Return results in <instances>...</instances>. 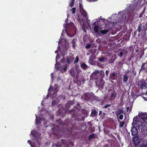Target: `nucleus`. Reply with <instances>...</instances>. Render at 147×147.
I'll list each match as a JSON object with an SVG mask.
<instances>
[{"label": "nucleus", "mask_w": 147, "mask_h": 147, "mask_svg": "<svg viewBox=\"0 0 147 147\" xmlns=\"http://www.w3.org/2000/svg\"><path fill=\"white\" fill-rule=\"evenodd\" d=\"M138 117L137 116L134 117L132 123V127L131 130V135L132 136H137L138 134V131L137 128L140 130V129H144L142 124V122L138 120Z\"/></svg>", "instance_id": "obj_1"}, {"label": "nucleus", "mask_w": 147, "mask_h": 147, "mask_svg": "<svg viewBox=\"0 0 147 147\" xmlns=\"http://www.w3.org/2000/svg\"><path fill=\"white\" fill-rule=\"evenodd\" d=\"M71 115L72 118H75V119L80 120L81 118L79 117L80 116V111L79 109L77 107H75L73 109L69 111Z\"/></svg>", "instance_id": "obj_2"}, {"label": "nucleus", "mask_w": 147, "mask_h": 147, "mask_svg": "<svg viewBox=\"0 0 147 147\" xmlns=\"http://www.w3.org/2000/svg\"><path fill=\"white\" fill-rule=\"evenodd\" d=\"M137 84V86H138V88L139 89H140L141 90H142L143 89H146L147 88V84L144 80H142L141 81H138Z\"/></svg>", "instance_id": "obj_3"}, {"label": "nucleus", "mask_w": 147, "mask_h": 147, "mask_svg": "<svg viewBox=\"0 0 147 147\" xmlns=\"http://www.w3.org/2000/svg\"><path fill=\"white\" fill-rule=\"evenodd\" d=\"M31 133L33 137L34 138V139L37 141L40 138V134L38 132L35 131H32Z\"/></svg>", "instance_id": "obj_4"}, {"label": "nucleus", "mask_w": 147, "mask_h": 147, "mask_svg": "<svg viewBox=\"0 0 147 147\" xmlns=\"http://www.w3.org/2000/svg\"><path fill=\"white\" fill-rule=\"evenodd\" d=\"M105 29L104 30H102L100 32V33L103 34H107L111 30V28L110 26L107 25H105Z\"/></svg>", "instance_id": "obj_5"}, {"label": "nucleus", "mask_w": 147, "mask_h": 147, "mask_svg": "<svg viewBox=\"0 0 147 147\" xmlns=\"http://www.w3.org/2000/svg\"><path fill=\"white\" fill-rule=\"evenodd\" d=\"M133 144L135 146L138 145L140 142L139 138L137 136H134L133 138Z\"/></svg>", "instance_id": "obj_6"}, {"label": "nucleus", "mask_w": 147, "mask_h": 147, "mask_svg": "<svg viewBox=\"0 0 147 147\" xmlns=\"http://www.w3.org/2000/svg\"><path fill=\"white\" fill-rule=\"evenodd\" d=\"M105 82L103 79H101L99 81H96V85L100 88H103Z\"/></svg>", "instance_id": "obj_7"}, {"label": "nucleus", "mask_w": 147, "mask_h": 147, "mask_svg": "<svg viewBox=\"0 0 147 147\" xmlns=\"http://www.w3.org/2000/svg\"><path fill=\"white\" fill-rule=\"evenodd\" d=\"M84 97L85 100H88L91 99L92 96L90 93L87 92L84 94Z\"/></svg>", "instance_id": "obj_8"}, {"label": "nucleus", "mask_w": 147, "mask_h": 147, "mask_svg": "<svg viewBox=\"0 0 147 147\" xmlns=\"http://www.w3.org/2000/svg\"><path fill=\"white\" fill-rule=\"evenodd\" d=\"M96 23L95 22L93 23V25L94 26V32L97 34H99V30H100V28L98 25H96Z\"/></svg>", "instance_id": "obj_9"}, {"label": "nucleus", "mask_w": 147, "mask_h": 147, "mask_svg": "<svg viewBox=\"0 0 147 147\" xmlns=\"http://www.w3.org/2000/svg\"><path fill=\"white\" fill-rule=\"evenodd\" d=\"M99 71L98 70H95L91 75L90 77L93 78L95 80L98 79V77H96V75L98 74Z\"/></svg>", "instance_id": "obj_10"}, {"label": "nucleus", "mask_w": 147, "mask_h": 147, "mask_svg": "<svg viewBox=\"0 0 147 147\" xmlns=\"http://www.w3.org/2000/svg\"><path fill=\"white\" fill-rule=\"evenodd\" d=\"M147 114L146 113H139L138 115V116L139 117L140 119L142 121L143 119L145 118Z\"/></svg>", "instance_id": "obj_11"}, {"label": "nucleus", "mask_w": 147, "mask_h": 147, "mask_svg": "<svg viewBox=\"0 0 147 147\" xmlns=\"http://www.w3.org/2000/svg\"><path fill=\"white\" fill-rule=\"evenodd\" d=\"M98 74L99 77L98 78V79L100 80L102 79L104 76V72L102 71H100V72L99 71Z\"/></svg>", "instance_id": "obj_12"}, {"label": "nucleus", "mask_w": 147, "mask_h": 147, "mask_svg": "<svg viewBox=\"0 0 147 147\" xmlns=\"http://www.w3.org/2000/svg\"><path fill=\"white\" fill-rule=\"evenodd\" d=\"M36 123L37 125H39L41 123V118L40 117H38L36 115Z\"/></svg>", "instance_id": "obj_13"}, {"label": "nucleus", "mask_w": 147, "mask_h": 147, "mask_svg": "<svg viewBox=\"0 0 147 147\" xmlns=\"http://www.w3.org/2000/svg\"><path fill=\"white\" fill-rule=\"evenodd\" d=\"M69 72L71 76L72 77H74L75 74L76 72L75 71L71 68L69 71Z\"/></svg>", "instance_id": "obj_14"}, {"label": "nucleus", "mask_w": 147, "mask_h": 147, "mask_svg": "<svg viewBox=\"0 0 147 147\" xmlns=\"http://www.w3.org/2000/svg\"><path fill=\"white\" fill-rule=\"evenodd\" d=\"M146 64V63H142L141 66V67L139 71V73H140L141 71L142 72L143 71H145V70L146 68L145 67V65Z\"/></svg>", "instance_id": "obj_15"}, {"label": "nucleus", "mask_w": 147, "mask_h": 147, "mask_svg": "<svg viewBox=\"0 0 147 147\" xmlns=\"http://www.w3.org/2000/svg\"><path fill=\"white\" fill-rule=\"evenodd\" d=\"M115 74L113 73H111L110 76V78L112 80H114L115 79Z\"/></svg>", "instance_id": "obj_16"}, {"label": "nucleus", "mask_w": 147, "mask_h": 147, "mask_svg": "<svg viewBox=\"0 0 147 147\" xmlns=\"http://www.w3.org/2000/svg\"><path fill=\"white\" fill-rule=\"evenodd\" d=\"M76 41V40L75 39H73L71 41V43L72 44V47L74 49L75 48Z\"/></svg>", "instance_id": "obj_17"}, {"label": "nucleus", "mask_w": 147, "mask_h": 147, "mask_svg": "<svg viewBox=\"0 0 147 147\" xmlns=\"http://www.w3.org/2000/svg\"><path fill=\"white\" fill-rule=\"evenodd\" d=\"M127 75L126 74H124L123 76V82L125 83L127 81L128 77Z\"/></svg>", "instance_id": "obj_18"}, {"label": "nucleus", "mask_w": 147, "mask_h": 147, "mask_svg": "<svg viewBox=\"0 0 147 147\" xmlns=\"http://www.w3.org/2000/svg\"><path fill=\"white\" fill-rule=\"evenodd\" d=\"M123 113V110L121 109H119L118 111L116 112V114L117 116L120 115V114Z\"/></svg>", "instance_id": "obj_19"}, {"label": "nucleus", "mask_w": 147, "mask_h": 147, "mask_svg": "<svg viewBox=\"0 0 147 147\" xmlns=\"http://www.w3.org/2000/svg\"><path fill=\"white\" fill-rule=\"evenodd\" d=\"M142 27H144V26H142V24L141 23H140L139 24L138 28L136 30V31H138L139 33L141 30V28H142Z\"/></svg>", "instance_id": "obj_20"}, {"label": "nucleus", "mask_w": 147, "mask_h": 147, "mask_svg": "<svg viewBox=\"0 0 147 147\" xmlns=\"http://www.w3.org/2000/svg\"><path fill=\"white\" fill-rule=\"evenodd\" d=\"M81 67L82 69L85 70L87 67L88 66L86 64L83 63L81 65Z\"/></svg>", "instance_id": "obj_21"}, {"label": "nucleus", "mask_w": 147, "mask_h": 147, "mask_svg": "<svg viewBox=\"0 0 147 147\" xmlns=\"http://www.w3.org/2000/svg\"><path fill=\"white\" fill-rule=\"evenodd\" d=\"M98 112L95 110L92 111L91 112V115L92 116H96L97 115Z\"/></svg>", "instance_id": "obj_22"}, {"label": "nucleus", "mask_w": 147, "mask_h": 147, "mask_svg": "<svg viewBox=\"0 0 147 147\" xmlns=\"http://www.w3.org/2000/svg\"><path fill=\"white\" fill-rule=\"evenodd\" d=\"M106 58L105 57H103L102 58H98V60L100 62H104L106 60Z\"/></svg>", "instance_id": "obj_23"}, {"label": "nucleus", "mask_w": 147, "mask_h": 147, "mask_svg": "<svg viewBox=\"0 0 147 147\" xmlns=\"http://www.w3.org/2000/svg\"><path fill=\"white\" fill-rule=\"evenodd\" d=\"M142 121L143 122V123H143V124L144 123L146 124V125H147V115L144 119H143Z\"/></svg>", "instance_id": "obj_24"}, {"label": "nucleus", "mask_w": 147, "mask_h": 147, "mask_svg": "<svg viewBox=\"0 0 147 147\" xmlns=\"http://www.w3.org/2000/svg\"><path fill=\"white\" fill-rule=\"evenodd\" d=\"M56 63L55 65V68L56 70H58L59 69V63L57 62V59H56Z\"/></svg>", "instance_id": "obj_25"}, {"label": "nucleus", "mask_w": 147, "mask_h": 147, "mask_svg": "<svg viewBox=\"0 0 147 147\" xmlns=\"http://www.w3.org/2000/svg\"><path fill=\"white\" fill-rule=\"evenodd\" d=\"M126 10H124L122 11H121L120 13H119V14H123V15H121V17H123L124 16V15L126 13Z\"/></svg>", "instance_id": "obj_26"}, {"label": "nucleus", "mask_w": 147, "mask_h": 147, "mask_svg": "<svg viewBox=\"0 0 147 147\" xmlns=\"http://www.w3.org/2000/svg\"><path fill=\"white\" fill-rule=\"evenodd\" d=\"M94 136V134H93L90 135L88 137V140H91L92 139H93Z\"/></svg>", "instance_id": "obj_27"}, {"label": "nucleus", "mask_w": 147, "mask_h": 147, "mask_svg": "<svg viewBox=\"0 0 147 147\" xmlns=\"http://www.w3.org/2000/svg\"><path fill=\"white\" fill-rule=\"evenodd\" d=\"M79 57L78 56H77L76 57L75 60L74 61V64L77 63L78 62L79 60Z\"/></svg>", "instance_id": "obj_28"}, {"label": "nucleus", "mask_w": 147, "mask_h": 147, "mask_svg": "<svg viewBox=\"0 0 147 147\" xmlns=\"http://www.w3.org/2000/svg\"><path fill=\"white\" fill-rule=\"evenodd\" d=\"M142 124L143 126H144V129H141L142 131V130H143L144 131H147V125H146L147 126L146 127V125H144L143 124V123H142Z\"/></svg>", "instance_id": "obj_29"}, {"label": "nucleus", "mask_w": 147, "mask_h": 147, "mask_svg": "<svg viewBox=\"0 0 147 147\" xmlns=\"http://www.w3.org/2000/svg\"><path fill=\"white\" fill-rule=\"evenodd\" d=\"M120 124L119 125V127L121 128L124 125V123H125V122L124 121H120Z\"/></svg>", "instance_id": "obj_30"}, {"label": "nucleus", "mask_w": 147, "mask_h": 147, "mask_svg": "<svg viewBox=\"0 0 147 147\" xmlns=\"http://www.w3.org/2000/svg\"><path fill=\"white\" fill-rule=\"evenodd\" d=\"M79 68V67L78 66V67L77 66H76V69L78 71L77 73H80L81 72V71L80 69H78Z\"/></svg>", "instance_id": "obj_31"}, {"label": "nucleus", "mask_w": 147, "mask_h": 147, "mask_svg": "<svg viewBox=\"0 0 147 147\" xmlns=\"http://www.w3.org/2000/svg\"><path fill=\"white\" fill-rule=\"evenodd\" d=\"M57 102L56 100H53L52 103V106H55L57 104Z\"/></svg>", "instance_id": "obj_32"}, {"label": "nucleus", "mask_w": 147, "mask_h": 147, "mask_svg": "<svg viewBox=\"0 0 147 147\" xmlns=\"http://www.w3.org/2000/svg\"><path fill=\"white\" fill-rule=\"evenodd\" d=\"M70 57H69V58L67 57V59L66 62L68 64H69L70 63V62L71 61V59H70Z\"/></svg>", "instance_id": "obj_33"}, {"label": "nucleus", "mask_w": 147, "mask_h": 147, "mask_svg": "<svg viewBox=\"0 0 147 147\" xmlns=\"http://www.w3.org/2000/svg\"><path fill=\"white\" fill-rule=\"evenodd\" d=\"M140 89H137V90H136V94H136V95L138 96H140V95H141V94H142V93H138V92L140 91Z\"/></svg>", "instance_id": "obj_34"}, {"label": "nucleus", "mask_w": 147, "mask_h": 147, "mask_svg": "<svg viewBox=\"0 0 147 147\" xmlns=\"http://www.w3.org/2000/svg\"><path fill=\"white\" fill-rule=\"evenodd\" d=\"M76 10V8L75 7H73L71 10V12L73 14H74L75 13Z\"/></svg>", "instance_id": "obj_35"}, {"label": "nucleus", "mask_w": 147, "mask_h": 147, "mask_svg": "<svg viewBox=\"0 0 147 147\" xmlns=\"http://www.w3.org/2000/svg\"><path fill=\"white\" fill-rule=\"evenodd\" d=\"M111 106V105L110 104H107L105 105L103 107V108H107L108 107H110Z\"/></svg>", "instance_id": "obj_36"}, {"label": "nucleus", "mask_w": 147, "mask_h": 147, "mask_svg": "<svg viewBox=\"0 0 147 147\" xmlns=\"http://www.w3.org/2000/svg\"><path fill=\"white\" fill-rule=\"evenodd\" d=\"M59 97H61V98L63 100H64L65 98V96L64 95H61L59 96Z\"/></svg>", "instance_id": "obj_37"}, {"label": "nucleus", "mask_w": 147, "mask_h": 147, "mask_svg": "<svg viewBox=\"0 0 147 147\" xmlns=\"http://www.w3.org/2000/svg\"><path fill=\"white\" fill-rule=\"evenodd\" d=\"M115 59H111L109 61V63H113L115 61Z\"/></svg>", "instance_id": "obj_38"}, {"label": "nucleus", "mask_w": 147, "mask_h": 147, "mask_svg": "<svg viewBox=\"0 0 147 147\" xmlns=\"http://www.w3.org/2000/svg\"><path fill=\"white\" fill-rule=\"evenodd\" d=\"M91 46V45L90 44H88V45H86L85 46V48L86 49H88L90 48V47Z\"/></svg>", "instance_id": "obj_39"}, {"label": "nucleus", "mask_w": 147, "mask_h": 147, "mask_svg": "<svg viewBox=\"0 0 147 147\" xmlns=\"http://www.w3.org/2000/svg\"><path fill=\"white\" fill-rule=\"evenodd\" d=\"M124 52H121L119 54H118V55L120 57H121L123 55Z\"/></svg>", "instance_id": "obj_40"}, {"label": "nucleus", "mask_w": 147, "mask_h": 147, "mask_svg": "<svg viewBox=\"0 0 147 147\" xmlns=\"http://www.w3.org/2000/svg\"><path fill=\"white\" fill-rule=\"evenodd\" d=\"M84 11H83V12L81 13L83 15V16H84V17H86V16H87V14L86 12L85 11H84Z\"/></svg>", "instance_id": "obj_41"}, {"label": "nucleus", "mask_w": 147, "mask_h": 147, "mask_svg": "<svg viewBox=\"0 0 147 147\" xmlns=\"http://www.w3.org/2000/svg\"><path fill=\"white\" fill-rule=\"evenodd\" d=\"M131 71L132 73L134 74V76H135L136 75V71H135L134 68L133 69H132Z\"/></svg>", "instance_id": "obj_42"}, {"label": "nucleus", "mask_w": 147, "mask_h": 147, "mask_svg": "<svg viewBox=\"0 0 147 147\" xmlns=\"http://www.w3.org/2000/svg\"><path fill=\"white\" fill-rule=\"evenodd\" d=\"M79 5L80 10V11H81L82 9H83V10L82 4L81 3H80Z\"/></svg>", "instance_id": "obj_43"}, {"label": "nucleus", "mask_w": 147, "mask_h": 147, "mask_svg": "<svg viewBox=\"0 0 147 147\" xmlns=\"http://www.w3.org/2000/svg\"><path fill=\"white\" fill-rule=\"evenodd\" d=\"M82 30H83L84 32H86V30L85 29V27L84 26H83L82 27Z\"/></svg>", "instance_id": "obj_44"}, {"label": "nucleus", "mask_w": 147, "mask_h": 147, "mask_svg": "<svg viewBox=\"0 0 147 147\" xmlns=\"http://www.w3.org/2000/svg\"><path fill=\"white\" fill-rule=\"evenodd\" d=\"M140 147H147V144L143 143L141 145Z\"/></svg>", "instance_id": "obj_45"}, {"label": "nucleus", "mask_w": 147, "mask_h": 147, "mask_svg": "<svg viewBox=\"0 0 147 147\" xmlns=\"http://www.w3.org/2000/svg\"><path fill=\"white\" fill-rule=\"evenodd\" d=\"M144 55V52L143 51L142 53H141V54L140 55V56L139 59H140L141 58H142V56Z\"/></svg>", "instance_id": "obj_46"}, {"label": "nucleus", "mask_w": 147, "mask_h": 147, "mask_svg": "<svg viewBox=\"0 0 147 147\" xmlns=\"http://www.w3.org/2000/svg\"><path fill=\"white\" fill-rule=\"evenodd\" d=\"M123 115H119V118L120 119L122 120L123 119Z\"/></svg>", "instance_id": "obj_47"}, {"label": "nucleus", "mask_w": 147, "mask_h": 147, "mask_svg": "<svg viewBox=\"0 0 147 147\" xmlns=\"http://www.w3.org/2000/svg\"><path fill=\"white\" fill-rule=\"evenodd\" d=\"M28 142L30 144V146L32 147H33L32 145V141L30 140H29L28 141Z\"/></svg>", "instance_id": "obj_48"}, {"label": "nucleus", "mask_w": 147, "mask_h": 147, "mask_svg": "<svg viewBox=\"0 0 147 147\" xmlns=\"http://www.w3.org/2000/svg\"><path fill=\"white\" fill-rule=\"evenodd\" d=\"M109 70H107L106 71H105V73H106V75L107 76H108V74L109 73Z\"/></svg>", "instance_id": "obj_49"}, {"label": "nucleus", "mask_w": 147, "mask_h": 147, "mask_svg": "<svg viewBox=\"0 0 147 147\" xmlns=\"http://www.w3.org/2000/svg\"><path fill=\"white\" fill-rule=\"evenodd\" d=\"M63 63H64L65 61V59L64 58H63L62 59H61L60 60Z\"/></svg>", "instance_id": "obj_50"}, {"label": "nucleus", "mask_w": 147, "mask_h": 147, "mask_svg": "<svg viewBox=\"0 0 147 147\" xmlns=\"http://www.w3.org/2000/svg\"><path fill=\"white\" fill-rule=\"evenodd\" d=\"M74 3L71 2V3L70 4L69 6L71 7H72L74 5Z\"/></svg>", "instance_id": "obj_51"}, {"label": "nucleus", "mask_w": 147, "mask_h": 147, "mask_svg": "<svg viewBox=\"0 0 147 147\" xmlns=\"http://www.w3.org/2000/svg\"><path fill=\"white\" fill-rule=\"evenodd\" d=\"M103 147H109V145L108 144H106L103 146Z\"/></svg>", "instance_id": "obj_52"}, {"label": "nucleus", "mask_w": 147, "mask_h": 147, "mask_svg": "<svg viewBox=\"0 0 147 147\" xmlns=\"http://www.w3.org/2000/svg\"><path fill=\"white\" fill-rule=\"evenodd\" d=\"M67 67H64V68H63V71L65 72V71H66L67 70Z\"/></svg>", "instance_id": "obj_53"}, {"label": "nucleus", "mask_w": 147, "mask_h": 147, "mask_svg": "<svg viewBox=\"0 0 147 147\" xmlns=\"http://www.w3.org/2000/svg\"><path fill=\"white\" fill-rule=\"evenodd\" d=\"M51 79H53L54 77L53 73H52V74H51Z\"/></svg>", "instance_id": "obj_54"}, {"label": "nucleus", "mask_w": 147, "mask_h": 147, "mask_svg": "<svg viewBox=\"0 0 147 147\" xmlns=\"http://www.w3.org/2000/svg\"><path fill=\"white\" fill-rule=\"evenodd\" d=\"M102 113V111H99V115H100L101 113Z\"/></svg>", "instance_id": "obj_55"}, {"label": "nucleus", "mask_w": 147, "mask_h": 147, "mask_svg": "<svg viewBox=\"0 0 147 147\" xmlns=\"http://www.w3.org/2000/svg\"><path fill=\"white\" fill-rule=\"evenodd\" d=\"M97 0H89L90 1H95Z\"/></svg>", "instance_id": "obj_56"}, {"label": "nucleus", "mask_w": 147, "mask_h": 147, "mask_svg": "<svg viewBox=\"0 0 147 147\" xmlns=\"http://www.w3.org/2000/svg\"><path fill=\"white\" fill-rule=\"evenodd\" d=\"M126 109H127V111H128L129 109V107H127L126 108Z\"/></svg>", "instance_id": "obj_57"}, {"label": "nucleus", "mask_w": 147, "mask_h": 147, "mask_svg": "<svg viewBox=\"0 0 147 147\" xmlns=\"http://www.w3.org/2000/svg\"><path fill=\"white\" fill-rule=\"evenodd\" d=\"M67 24H65V27L66 28H67Z\"/></svg>", "instance_id": "obj_58"}, {"label": "nucleus", "mask_w": 147, "mask_h": 147, "mask_svg": "<svg viewBox=\"0 0 147 147\" xmlns=\"http://www.w3.org/2000/svg\"><path fill=\"white\" fill-rule=\"evenodd\" d=\"M54 91L55 90V91L56 92L57 91V89H56V88H55V89H54Z\"/></svg>", "instance_id": "obj_59"}, {"label": "nucleus", "mask_w": 147, "mask_h": 147, "mask_svg": "<svg viewBox=\"0 0 147 147\" xmlns=\"http://www.w3.org/2000/svg\"><path fill=\"white\" fill-rule=\"evenodd\" d=\"M75 1V0H71V2L74 3Z\"/></svg>", "instance_id": "obj_60"}, {"label": "nucleus", "mask_w": 147, "mask_h": 147, "mask_svg": "<svg viewBox=\"0 0 147 147\" xmlns=\"http://www.w3.org/2000/svg\"><path fill=\"white\" fill-rule=\"evenodd\" d=\"M77 105L78 106H80V105L79 103H78Z\"/></svg>", "instance_id": "obj_61"}, {"label": "nucleus", "mask_w": 147, "mask_h": 147, "mask_svg": "<svg viewBox=\"0 0 147 147\" xmlns=\"http://www.w3.org/2000/svg\"><path fill=\"white\" fill-rule=\"evenodd\" d=\"M138 50H137V49L136 50V52H138Z\"/></svg>", "instance_id": "obj_62"}, {"label": "nucleus", "mask_w": 147, "mask_h": 147, "mask_svg": "<svg viewBox=\"0 0 147 147\" xmlns=\"http://www.w3.org/2000/svg\"><path fill=\"white\" fill-rule=\"evenodd\" d=\"M113 94H114L113 93L112 94V95H111V97H113Z\"/></svg>", "instance_id": "obj_63"}, {"label": "nucleus", "mask_w": 147, "mask_h": 147, "mask_svg": "<svg viewBox=\"0 0 147 147\" xmlns=\"http://www.w3.org/2000/svg\"><path fill=\"white\" fill-rule=\"evenodd\" d=\"M55 52L56 53H57V52H58V51H55Z\"/></svg>", "instance_id": "obj_64"}]
</instances>
